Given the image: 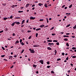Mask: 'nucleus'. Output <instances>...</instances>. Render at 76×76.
Instances as JSON below:
<instances>
[{
  "instance_id": "a19ab883",
  "label": "nucleus",
  "mask_w": 76,
  "mask_h": 76,
  "mask_svg": "<svg viewBox=\"0 0 76 76\" xmlns=\"http://www.w3.org/2000/svg\"><path fill=\"white\" fill-rule=\"evenodd\" d=\"M17 56H16V55H14V56H13V57H15V58H16V57H17Z\"/></svg>"
},
{
  "instance_id": "1a4fd4ad",
  "label": "nucleus",
  "mask_w": 76,
  "mask_h": 76,
  "mask_svg": "<svg viewBox=\"0 0 76 76\" xmlns=\"http://www.w3.org/2000/svg\"><path fill=\"white\" fill-rule=\"evenodd\" d=\"M29 5H30V4H27L26 6V7H28L29 6Z\"/></svg>"
},
{
  "instance_id": "f3484780",
  "label": "nucleus",
  "mask_w": 76,
  "mask_h": 76,
  "mask_svg": "<svg viewBox=\"0 0 76 76\" xmlns=\"http://www.w3.org/2000/svg\"><path fill=\"white\" fill-rule=\"evenodd\" d=\"M19 41L18 40H17L16 42H15V44H18V43H19Z\"/></svg>"
},
{
  "instance_id": "bb28decb",
  "label": "nucleus",
  "mask_w": 76,
  "mask_h": 76,
  "mask_svg": "<svg viewBox=\"0 0 76 76\" xmlns=\"http://www.w3.org/2000/svg\"><path fill=\"white\" fill-rule=\"evenodd\" d=\"M54 27H53L51 28V29H50V31H51V30H53V29H54Z\"/></svg>"
},
{
  "instance_id": "0eeeda50",
  "label": "nucleus",
  "mask_w": 76,
  "mask_h": 76,
  "mask_svg": "<svg viewBox=\"0 0 76 76\" xmlns=\"http://www.w3.org/2000/svg\"><path fill=\"white\" fill-rule=\"evenodd\" d=\"M16 22H15L14 23H13L12 24H11V26H13L15 25V23Z\"/></svg>"
},
{
  "instance_id": "e433bc0d",
  "label": "nucleus",
  "mask_w": 76,
  "mask_h": 76,
  "mask_svg": "<svg viewBox=\"0 0 76 76\" xmlns=\"http://www.w3.org/2000/svg\"><path fill=\"white\" fill-rule=\"evenodd\" d=\"M2 49L3 50H5V48H4V47H2Z\"/></svg>"
},
{
  "instance_id": "f8f14e48",
  "label": "nucleus",
  "mask_w": 76,
  "mask_h": 76,
  "mask_svg": "<svg viewBox=\"0 0 76 76\" xmlns=\"http://www.w3.org/2000/svg\"><path fill=\"white\" fill-rule=\"evenodd\" d=\"M24 22H25V20H23L22 22L21 25H23L24 23Z\"/></svg>"
},
{
  "instance_id": "ea45409f",
  "label": "nucleus",
  "mask_w": 76,
  "mask_h": 76,
  "mask_svg": "<svg viewBox=\"0 0 76 76\" xmlns=\"http://www.w3.org/2000/svg\"><path fill=\"white\" fill-rule=\"evenodd\" d=\"M61 60V59L58 58V59H57V61H60V60Z\"/></svg>"
},
{
  "instance_id": "a211bd4d",
  "label": "nucleus",
  "mask_w": 76,
  "mask_h": 76,
  "mask_svg": "<svg viewBox=\"0 0 76 76\" xmlns=\"http://www.w3.org/2000/svg\"><path fill=\"white\" fill-rule=\"evenodd\" d=\"M48 45H54V43H49L48 44Z\"/></svg>"
},
{
  "instance_id": "cd10ccee",
  "label": "nucleus",
  "mask_w": 76,
  "mask_h": 76,
  "mask_svg": "<svg viewBox=\"0 0 76 76\" xmlns=\"http://www.w3.org/2000/svg\"><path fill=\"white\" fill-rule=\"evenodd\" d=\"M53 42H58V41L56 40H53Z\"/></svg>"
},
{
  "instance_id": "7ed1b4c3",
  "label": "nucleus",
  "mask_w": 76,
  "mask_h": 76,
  "mask_svg": "<svg viewBox=\"0 0 76 76\" xmlns=\"http://www.w3.org/2000/svg\"><path fill=\"white\" fill-rule=\"evenodd\" d=\"M39 62L41 63L42 64H44V61L42 60H40L39 61Z\"/></svg>"
},
{
  "instance_id": "2eb2a0df",
  "label": "nucleus",
  "mask_w": 76,
  "mask_h": 76,
  "mask_svg": "<svg viewBox=\"0 0 76 76\" xmlns=\"http://www.w3.org/2000/svg\"><path fill=\"white\" fill-rule=\"evenodd\" d=\"M7 19H8V18H3V19L4 20H6Z\"/></svg>"
},
{
  "instance_id": "f03ea898",
  "label": "nucleus",
  "mask_w": 76,
  "mask_h": 76,
  "mask_svg": "<svg viewBox=\"0 0 76 76\" xmlns=\"http://www.w3.org/2000/svg\"><path fill=\"white\" fill-rule=\"evenodd\" d=\"M35 19V17H30V20H34Z\"/></svg>"
},
{
  "instance_id": "e2e57ef3",
  "label": "nucleus",
  "mask_w": 76,
  "mask_h": 76,
  "mask_svg": "<svg viewBox=\"0 0 76 76\" xmlns=\"http://www.w3.org/2000/svg\"><path fill=\"white\" fill-rule=\"evenodd\" d=\"M13 67H14V66L12 65V66L10 67V68H11V69H12Z\"/></svg>"
},
{
  "instance_id": "052dcab7",
  "label": "nucleus",
  "mask_w": 76,
  "mask_h": 76,
  "mask_svg": "<svg viewBox=\"0 0 76 76\" xmlns=\"http://www.w3.org/2000/svg\"><path fill=\"white\" fill-rule=\"evenodd\" d=\"M15 19H20V17H17L15 18Z\"/></svg>"
},
{
  "instance_id": "09e8293b",
  "label": "nucleus",
  "mask_w": 76,
  "mask_h": 76,
  "mask_svg": "<svg viewBox=\"0 0 76 76\" xmlns=\"http://www.w3.org/2000/svg\"><path fill=\"white\" fill-rule=\"evenodd\" d=\"M24 32V30H22L21 31V32H22V33H23V32Z\"/></svg>"
},
{
  "instance_id": "8fccbe9b",
  "label": "nucleus",
  "mask_w": 76,
  "mask_h": 76,
  "mask_svg": "<svg viewBox=\"0 0 76 76\" xmlns=\"http://www.w3.org/2000/svg\"><path fill=\"white\" fill-rule=\"evenodd\" d=\"M22 42V39H20V42Z\"/></svg>"
},
{
  "instance_id": "72a5a7b5",
  "label": "nucleus",
  "mask_w": 76,
  "mask_h": 76,
  "mask_svg": "<svg viewBox=\"0 0 76 76\" xmlns=\"http://www.w3.org/2000/svg\"><path fill=\"white\" fill-rule=\"evenodd\" d=\"M76 56H73L72 57V58H76Z\"/></svg>"
},
{
  "instance_id": "bf43d9fd",
  "label": "nucleus",
  "mask_w": 76,
  "mask_h": 76,
  "mask_svg": "<svg viewBox=\"0 0 76 76\" xmlns=\"http://www.w3.org/2000/svg\"><path fill=\"white\" fill-rule=\"evenodd\" d=\"M56 45H59V43L58 42L56 43Z\"/></svg>"
},
{
  "instance_id": "c756f323",
  "label": "nucleus",
  "mask_w": 76,
  "mask_h": 76,
  "mask_svg": "<svg viewBox=\"0 0 76 76\" xmlns=\"http://www.w3.org/2000/svg\"><path fill=\"white\" fill-rule=\"evenodd\" d=\"M51 72L52 73H53V74H54L55 73L53 71H51Z\"/></svg>"
},
{
  "instance_id": "338daca9",
  "label": "nucleus",
  "mask_w": 76,
  "mask_h": 76,
  "mask_svg": "<svg viewBox=\"0 0 76 76\" xmlns=\"http://www.w3.org/2000/svg\"><path fill=\"white\" fill-rule=\"evenodd\" d=\"M28 22H29V19L27 20V21H26L27 23H28Z\"/></svg>"
},
{
  "instance_id": "c85d7f7f",
  "label": "nucleus",
  "mask_w": 76,
  "mask_h": 76,
  "mask_svg": "<svg viewBox=\"0 0 76 76\" xmlns=\"http://www.w3.org/2000/svg\"><path fill=\"white\" fill-rule=\"evenodd\" d=\"M44 20V19H40L39 20V21H42Z\"/></svg>"
},
{
  "instance_id": "6e6552de",
  "label": "nucleus",
  "mask_w": 76,
  "mask_h": 76,
  "mask_svg": "<svg viewBox=\"0 0 76 76\" xmlns=\"http://www.w3.org/2000/svg\"><path fill=\"white\" fill-rule=\"evenodd\" d=\"M33 66L34 67V68H36L37 66V65H35L34 64H33Z\"/></svg>"
},
{
  "instance_id": "4468645a",
  "label": "nucleus",
  "mask_w": 76,
  "mask_h": 76,
  "mask_svg": "<svg viewBox=\"0 0 76 76\" xmlns=\"http://www.w3.org/2000/svg\"><path fill=\"white\" fill-rule=\"evenodd\" d=\"M20 44H21L22 45H25V43H24L23 42H21V43H20Z\"/></svg>"
},
{
  "instance_id": "39448f33",
  "label": "nucleus",
  "mask_w": 76,
  "mask_h": 76,
  "mask_svg": "<svg viewBox=\"0 0 76 76\" xmlns=\"http://www.w3.org/2000/svg\"><path fill=\"white\" fill-rule=\"evenodd\" d=\"M44 26H45V25H44V24L42 25L39 26L40 28H43V27H44Z\"/></svg>"
},
{
  "instance_id": "b1692460",
  "label": "nucleus",
  "mask_w": 76,
  "mask_h": 76,
  "mask_svg": "<svg viewBox=\"0 0 76 76\" xmlns=\"http://www.w3.org/2000/svg\"><path fill=\"white\" fill-rule=\"evenodd\" d=\"M64 41H68V39H64Z\"/></svg>"
},
{
  "instance_id": "c03bdc74",
  "label": "nucleus",
  "mask_w": 76,
  "mask_h": 76,
  "mask_svg": "<svg viewBox=\"0 0 76 76\" xmlns=\"http://www.w3.org/2000/svg\"><path fill=\"white\" fill-rule=\"evenodd\" d=\"M52 35L53 36H54V35H56V34H52Z\"/></svg>"
},
{
  "instance_id": "603ef678",
  "label": "nucleus",
  "mask_w": 76,
  "mask_h": 76,
  "mask_svg": "<svg viewBox=\"0 0 76 76\" xmlns=\"http://www.w3.org/2000/svg\"><path fill=\"white\" fill-rule=\"evenodd\" d=\"M66 35H70V33H66Z\"/></svg>"
},
{
  "instance_id": "f704fd0d",
  "label": "nucleus",
  "mask_w": 76,
  "mask_h": 76,
  "mask_svg": "<svg viewBox=\"0 0 76 76\" xmlns=\"http://www.w3.org/2000/svg\"><path fill=\"white\" fill-rule=\"evenodd\" d=\"M70 24H69L68 25L66 26V27L67 28L68 27H69V26H70Z\"/></svg>"
},
{
  "instance_id": "423d86ee",
  "label": "nucleus",
  "mask_w": 76,
  "mask_h": 76,
  "mask_svg": "<svg viewBox=\"0 0 76 76\" xmlns=\"http://www.w3.org/2000/svg\"><path fill=\"white\" fill-rule=\"evenodd\" d=\"M15 23L17 25H20V23L19 22H15Z\"/></svg>"
},
{
  "instance_id": "9b49d317",
  "label": "nucleus",
  "mask_w": 76,
  "mask_h": 76,
  "mask_svg": "<svg viewBox=\"0 0 76 76\" xmlns=\"http://www.w3.org/2000/svg\"><path fill=\"white\" fill-rule=\"evenodd\" d=\"M55 51V54H54V55L55 56H56V54H57V50H54Z\"/></svg>"
},
{
  "instance_id": "5fc2aeb1",
  "label": "nucleus",
  "mask_w": 76,
  "mask_h": 76,
  "mask_svg": "<svg viewBox=\"0 0 76 76\" xmlns=\"http://www.w3.org/2000/svg\"><path fill=\"white\" fill-rule=\"evenodd\" d=\"M5 56V55H3L1 56V57H4Z\"/></svg>"
},
{
  "instance_id": "58836bf2",
  "label": "nucleus",
  "mask_w": 76,
  "mask_h": 76,
  "mask_svg": "<svg viewBox=\"0 0 76 76\" xmlns=\"http://www.w3.org/2000/svg\"><path fill=\"white\" fill-rule=\"evenodd\" d=\"M26 43L27 44H29V42H28L27 41L26 42Z\"/></svg>"
},
{
  "instance_id": "680f3d73",
  "label": "nucleus",
  "mask_w": 76,
  "mask_h": 76,
  "mask_svg": "<svg viewBox=\"0 0 76 76\" xmlns=\"http://www.w3.org/2000/svg\"><path fill=\"white\" fill-rule=\"evenodd\" d=\"M64 7H65V5H63L62 7V8H64Z\"/></svg>"
},
{
  "instance_id": "5701e85b",
  "label": "nucleus",
  "mask_w": 76,
  "mask_h": 76,
  "mask_svg": "<svg viewBox=\"0 0 76 76\" xmlns=\"http://www.w3.org/2000/svg\"><path fill=\"white\" fill-rule=\"evenodd\" d=\"M66 45L67 47H69V43H66Z\"/></svg>"
},
{
  "instance_id": "393cba45",
  "label": "nucleus",
  "mask_w": 76,
  "mask_h": 76,
  "mask_svg": "<svg viewBox=\"0 0 76 76\" xmlns=\"http://www.w3.org/2000/svg\"><path fill=\"white\" fill-rule=\"evenodd\" d=\"M64 37H69V36H66V35H64L63 36Z\"/></svg>"
},
{
  "instance_id": "79ce46f5",
  "label": "nucleus",
  "mask_w": 76,
  "mask_h": 76,
  "mask_svg": "<svg viewBox=\"0 0 76 76\" xmlns=\"http://www.w3.org/2000/svg\"><path fill=\"white\" fill-rule=\"evenodd\" d=\"M4 32V31L3 30L1 31H0V33H2V32Z\"/></svg>"
},
{
  "instance_id": "dca6fc26",
  "label": "nucleus",
  "mask_w": 76,
  "mask_h": 76,
  "mask_svg": "<svg viewBox=\"0 0 76 76\" xmlns=\"http://www.w3.org/2000/svg\"><path fill=\"white\" fill-rule=\"evenodd\" d=\"M41 28H38L36 29V30L37 31H39V30H41Z\"/></svg>"
},
{
  "instance_id": "f257e3e1",
  "label": "nucleus",
  "mask_w": 76,
  "mask_h": 76,
  "mask_svg": "<svg viewBox=\"0 0 76 76\" xmlns=\"http://www.w3.org/2000/svg\"><path fill=\"white\" fill-rule=\"evenodd\" d=\"M29 51H31L30 52L31 53H34L35 52V51H34V49L32 50L31 48L29 49Z\"/></svg>"
},
{
  "instance_id": "6e6d98bb",
  "label": "nucleus",
  "mask_w": 76,
  "mask_h": 76,
  "mask_svg": "<svg viewBox=\"0 0 76 76\" xmlns=\"http://www.w3.org/2000/svg\"><path fill=\"white\" fill-rule=\"evenodd\" d=\"M8 31V29H7V28H6L5 29V31Z\"/></svg>"
},
{
  "instance_id": "20e7f679",
  "label": "nucleus",
  "mask_w": 76,
  "mask_h": 76,
  "mask_svg": "<svg viewBox=\"0 0 76 76\" xmlns=\"http://www.w3.org/2000/svg\"><path fill=\"white\" fill-rule=\"evenodd\" d=\"M34 47H39V45H33Z\"/></svg>"
},
{
  "instance_id": "774afa93",
  "label": "nucleus",
  "mask_w": 76,
  "mask_h": 76,
  "mask_svg": "<svg viewBox=\"0 0 76 76\" xmlns=\"http://www.w3.org/2000/svg\"><path fill=\"white\" fill-rule=\"evenodd\" d=\"M71 72V71L70 70H68V73H70V72Z\"/></svg>"
},
{
  "instance_id": "a18cd8bd",
  "label": "nucleus",
  "mask_w": 76,
  "mask_h": 76,
  "mask_svg": "<svg viewBox=\"0 0 76 76\" xmlns=\"http://www.w3.org/2000/svg\"><path fill=\"white\" fill-rule=\"evenodd\" d=\"M11 7H12V8H13L15 7V5H13Z\"/></svg>"
},
{
  "instance_id": "0e129e2a",
  "label": "nucleus",
  "mask_w": 76,
  "mask_h": 76,
  "mask_svg": "<svg viewBox=\"0 0 76 76\" xmlns=\"http://www.w3.org/2000/svg\"><path fill=\"white\" fill-rule=\"evenodd\" d=\"M12 35L13 36H15V35H16V34L15 33H13Z\"/></svg>"
},
{
  "instance_id": "49530a36",
  "label": "nucleus",
  "mask_w": 76,
  "mask_h": 76,
  "mask_svg": "<svg viewBox=\"0 0 76 76\" xmlns=\"http://www.w3.org/2000/svg\"><path fill=\"white\" fill-rule=\"evenodd\" d=\"M31 37H31V36H30V37H29V38H28V39H31Z\"/></svg>"
},
{
  "instance_id": "13d9d810",
  "label": "nucleus",
  "mask_w": 76,
  "mask_h": 76,
  "mask_svg": "<svg viewBox=\"0 0 76 76\" xmlns=\"http://www.w3.org/2000/svg\"><path fill=\"white\" fill-rule=\"evenodd\" d=\"M47 64H50V62L48 61L47 62Z\"/></svg>"
},
{
  "instance_id": "473e14b6",
  "label": "nucleus",
  "mask_w": 76,
  "mask_h": 76,
  "mask_svg": "<svg viewBox=\"0 0 76 76\" xmlns=\"http://www.w3.org/2000/svg\"><path fill=\"white\" fill-rule=\"evenodd\" d=\"M46 20H47V23H48L49 21H48V18H46Z\"/></svg>"
},
{
  "instance_id": "412c9836",
  "label": "nucleus",
  "mask_w": 76,
  "mask_h": 76,
  "mask_svg": "<svg viewBox=\"0 0 76 76\" xmlns=\"http://www.w3.org/2000/svg\"><path fill=\"white\" fill-rule=\"evenodd\" d=\"M48 42H52V40H47Z\"/></svg>"
},
{
  "instance_id": "c9c22d12",
  "label": "nucleus",
  "mask_w": 76,
  "mask_h": 76,
  "mask_svg": "<svg viewBox=\"0 0 76 76\" xmlns=\"http://www.w3.org/2000/svg\"><path fill=\"white\" fill-rule=\"evenodd\" d=\"M72 4H71V5H70L69 6V8H71V7H72Z\"/></svg>"
},
{
  "instance_id": "864d4df0",
  "label": "nucleus",
  "mask_w": 76,
  "mask_h": 76,
  "mask_svg": "<svg viewBox=\"0 0 76 76\" xmlns=\"http://www.w3.org/2000/svg\"><path fill=\"white\" fill-rule=\"evenodd\" d=\"M50 66H47V68H50Z\"/></svg>"
},
{
  "instance_id": "7c9ffc66",
  "label": "nucleus",
  "mask_w": 76,
  "mask_h": 76,
  "mask_svg": "<svg viewBox=\"0 0 76 76\" xmlns=\"http://www.w3.org/2000/svg\"><path fill=\"white\" fill-rule=\"evenodd\" d=\"M18 13H23V11H19L18 12Z\"/></svg>"
},
{
  "instance_id": "2f4dec72",
  "label": "nucleus",
  "mask_w": 76,
  "mask_h": 76,
  "mask_svg": "<svg viewBox=\"0 0 76 76\" xmlns=\"http://www.w3.org/2000/svg\"><path fill=\"white\" fill-rule=\"evenodd\" d=\"M73 29H76V25H75V26L73 27Z\"/></svg>"
},
{
  "instance_id": "4d7b16f0",
  "label": "nucleus",
  "mask_w": 76,
  "mask_h": 76,
  "mask_svg": "<svg viewBox=\"0 0 76 76\" xmlns=\"http://www.w3.org/2000/svg\"><path fill=\"white\" fill-rule=\"evenodd\" d=\"M62 56H64V53H62Z\"/></svg>"
},
{
  "instance_id": "9d476101",
  "label": "nucleus",
  "mask_w": 76,
  "mask_h": 76,
  "mask_svg": "<svg viewBox=\"0 0 76 76\" xmlns=\"http://www.w3.org/2000/svg\"><path fill=\"white\" fill-rule=\"evenodd\" d=\"M47 48L48 50H52V49L50 47Z\"/></svg>"
},
{
  "instance_id": "ddd939ff",
  "label": "nucleus",
  "mask_w": 76,
  "mask_h": 76,
  "mask_svg": "<svg viewBox=\"0 0 76 76\" xmlns=\"http://www.w3.org/2000/svg\"><path fill=\"white\" fill-rule=\"evenodd\" d=\"M38 5L39 6H42V5H43V4H41V3H39L38 4Z\"/></svg>"
},
{
  "instance_id": "a878e982",
  "label": "nucleus",
  "mask_w": 76,
  "mask_h": 76,
  "mask_svg": "<svg viewBox=\"0 0 76 76\" xmlns=\"http://www.w3.org/2000/svg\"><path fill=\"white\" fill-rule=\"evenodd\" d=\"M38 34L36 33V37H38Z\"/></svg>"
},
{
  "instance_id": "4be33fe9",
  "label": "nucleus",
  "mask_w": 76,
  "mask_h": 76,
  "mask_svg": "<svg viewBox=\"0 0 76 76\" xmlns=\"http://www.w3.org/2000/svg\"><path fill=\"white\" fill-rule=\"evenodd\" d=\"M10 18V19H13V15H11L10 18Z\"/></svg>"
},
{
  "instance_id": "de8ad7c7",
  "label": "nucleus",
  "mask_w": 76,
  "mask_h": 76,
  "mask_svg": "<svg viewBox=\"0 0 76 76\" xmlns=\"http://www.w3.org/2000/svg\"><path fill=\"white\" fill-rule=\"evenodd\" d=\"M31 32V31L28 30L27 31V32H28V33Z\"/></svg>"
},
{
  "instance_id": "4c0bfd02",
  "label": "nucleus",
  "mask_w": 76,
  "mask_h": 76,
  "mask_svg": "<svg viewBox=\"0 0 76 76\" xmlns=\"http://www.w3.org/2000/svg\"><path fill=\"white\" fill-rule=\"evenodd\" d=\"M24 51V50L23 49L22 50V51L21 52V53H23V52Z\"/></svg>"
},
{
  "instance_id": "37998d69",
  "label": "nucleus",
  "mask_w": 76,
  "mask_h": 76,
  "mask_svg": "<svg viewBox=\"0 0 76 76\" xmlns=\"http://www.w3.org/2000/svg\"><path fill=\"white\" fill-rule=\"evenodd\" d=\"M66 60H69V57H67V58H66Z\"/></svg>"
},
{
  "instance_id": "aec40b11",
  "label": "nucleus",
  "mask_w": 76,
  "mask_h": 76,
  "mask_svg": "<svg viewBox=\"0 0 76 76\" xmlns=\"http://www.w3.org/2000/svg\"><path fill=\"white\" fill-rule=\"evenodd\" d=\"M45 7H47V3H45Z\"/></svg>"
},
{
  "instance_id": "6ab92c4d",
  "label": "nucleus",
  "mask_w": 76,
  "mask_h": 76,
  "mask_svg": "<svg viewBox=\"0 0 76 76\" xmlns=\"http://www.w3.org/2000/svg\"><path fill=\"white\" fill-rule=\"evenodd\" d=\"M72 50H75L76 49V47H73L72 48Z\"/></svg>"
},
{
  "instance_id": "3c124183",
  "label": "nucleus",
  "mask_w": 76,
  "mask_h": 76,
  "mask_svg": "<svg viewBox=\"0 0 76 76\" xmlns=\"http://www.w3.org/2000/svg\"><path fill=\"white\" fill-rule=\"evenodd\" d=\"M4 61H7V60L5 58L4 59Z\"/></svg>"
},
{
  "instance_id": "69168bd1",
  "label": "nucleus",
  "mask_w": 76,
  "mask_h": 76,
  "mask_svg": "<svg viewBox=\"0 0 76 76\" xmlns=\"http://www.w3.org/2000/svg\"><path fill=\"white\" fill-rule=\"evenodd\" d=\"M70 13H66V15H70Z\"/></svg>"
}]
</instances>
